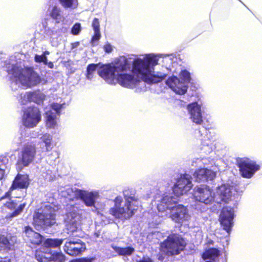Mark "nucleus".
Wrapping results in <instances>:
<instances>
[{
  "label": "nucleus",
  "mask_w": 262,
  "mask_h": 262,
  "mask_svg": "<svg viewBox=\"0 0 262 262\" xmlns=\"http://www.w3.org/2000/svg\"><path fill=\"white\" fill-rule=\"evenodd\" d=\"M239 187L234 180H229L226 184H222L216 189V194L213 196L210 189L207 186H202L195 188L194 197L195 201L205 205L211 204L213 201L221 204L222 202L228 203L232 202L234 207L237 204V194Z\"/></svg>",
  "instance_id": "obj_1"
},
{
  "label": "nucleus",
  "mask_w": 262,
  "mask_h": 262,
  "mask_svg": "<svg viewBox=\"0 0 262 262\" xmlns=\"http://www.w3.org/2000/svg\"><path fill=\"white\" fill-rule=\"evenodd\" d=\"M155 200L158 203L157 208L159 212H166L169 217L175 223L182 224L188 221L191 217L187 208L183 205L177 204L178 199L171 195L159 194L155 196Z\"/></svg>",
  "instance_id": "obj_2"
},
{
  "label": "nucleus",
  "mask_w": 262,
  "mask_h": 262,
  "mask_svg": "<svg viewBox=\"0 0 262 262\" xmlns=\"http://www.w3.org/2000/svg\"><path fill=\"white\" fill-rule=\"evenodd\" d=\"M123 192L125 203H123L121 196H117L114 200L115 206L110 209L109 212L115 217L125 220L129 219L135 214L139 202L134 189L126 188Z\"/></svg>",
  "instance_id": "obj_3"
},
{
  "label": "nucleus",
  "mask_w": 262,
  "mask_h": 262,
  "mask_svg": "<svg viewBox=\"0 0 262 262\" xmlns=\"http://www.w3.org/2000/svg\"><path fill=\"white\" fill-rule=\"evenodd\" d=\"M158 61L157 57L152 54L146 55L143 59H135L133 62L132 72L137 75H141L142 79L148 84L159 83L166 78V74L158 75L151 73V69L158 64Z\"/></svg>",
  "instance_id": "obj_4"
},
{
  "label": "nucleus",
  "mask_w": 262,
  "mask_h": 262,
  "mask_svg": "<svg viewBox=\"0 0 262 262\" xmlns=\"http://www.w3.org/2000/svg\"><path fill=\"white\" fill-rule=\"evenodd\" d=\"M55 209L51 205L41 207L33 215V223L35 226L42 228L50 227L56 224Z\"/></svg>",
  "instance_id": "obj_5"
},
{
  "label": "nucleus",
  "mask_w": 262,
  "mask_h": 262,
  "mask_svg": "<svg viewBox=\"0 0 262 262\" xmlns=\"http://www.w3.org/2000/svg\"><path fill=\"white\" fill-rule=\"evenodd\" d=\"M186 243L181 235L171 234L160 244L161 250L168 255H178L182 251Z\"/></svg>",
  "instance_id": "obj_6"
},
{
  "label": "nucleus",
  "mask_w": 262,
  "mask_h": 262,
  "mask_svg": "<svg viewBox=\"0 0 262 262\" xmlns=\"http://www.w3.org/2000/svg\"><path fill=\"white\" fill-rule=\"evenodd\" d=\"M16 77L22 85L28 88L36 86L41 82L40 76L32 67L19 69Z\"/></svg>",
  "instance_id": "obj_7"
},
{
  "label": "nucleus",
  "mask_w": 262,
  "mask_h": 262,
  "mask_svg": "<svg viewBox=\"0 0 262 262\" xmlns=\"http://www.w3.org/2000/svg\"><path fill=\"white\" fill-rule=\"evenodd\" d=\"M66 222L69 234L75 237L82 236V233L80 228V216L75 211L67 213Z\"/></svg>",
  "instance_id": "obj_8"
},
{
  "label": "nucleus",
  "mask_w": 262,
  "mask_h": 262,
  "mask_svg": "<svg viewBox=\"0 0 262 262\" xmlns=\"http://www.w3.org/2000/svg\"><path fill=\"white\" fill-rule=\"evenodd\" d=\"M41 119L39 108L35 106H29L24 111L22 122L25 127L33 128L41 121Z\"/></svg>",
  "instance_id": "obj_9"
},
{
  "label": "nucleus",
  "mask_w": 262,
  "mask_h": 262,
  "mask_svg": "<svg viewBox=\"0 0 262 262\" xmlns=\"http://www.w3.org/2000/svg\"><path fill=\"white\" fill-rule=\"evenodd\" d=\"M234 217V207H224L220 215V222L223 229L230 234L233 226V220Z\"/></svg>",
  "instance_id": "obj_10"
},
{
  "label": "nucleus",
  "mask_w": 262,
  "mask_h": 262,
  "mask_svg": "<svg viewBox=\"0 0 262 262\" xmlns=\"http://www.w3.org/2000/svg\"><path fill=\"white\" fill-rule=\"evenodd\" d=\"M191 178L188 174L181 175L173 188V191L176 195H182L191 189L192 186Z\"/></svg>",
  "instance_id": "obj_11"
},
{
  "label": "nucleus",
  "mask_w": 262,
  "mask_h": 262,
  "mask_svg": "<svg viewBox=\"0 0 262 262\" xmlns=\"http://www.w3.org/2000/svg\"><path fill=\"white\" fill-rule=\"evenodd\" d=\"M99 196L98 192L96 191L76 190L75 197L80 199L87 207H95L96 201Z\"/></svg>",
  "instance_id": "obj_12"
},
{
  "label": "nucleus",
  "mask_w": 262,
  "mask_h": 262,
  "mask_svg": "<svg viewBox=\"0 0 262 262\" xmlns=\"http://www.w3.org/2000/svg\"><path fill=\"white\" fill-rule=\"evenodd\" d=\"M10 195L11 191H8L7 192L4 196L1 198L0 205H3L5 208L10 210L15 209L14 211L9 216V217H13L16 216L23 211L25 208V204H20L17 208H15L17 204L10 199Z\"/></svg>",
  "instance_id": "obj_13"
},
{
  "label": "nucleus",
  "mask_w": 262,
  "mask_h": 262,
  "mask_svg": "<svg viewBox=\"0 0 262 262\" xmlns=\"http://www.w3.org/2000/svg\"><path fill=\"white\" fill-rule=\"evenodd\" d=\"M86 249L85 244L80 239H70L65 243L64 251L71 256H77L81 254Z\"/></svg>",
  "instance_id": "obj_14"
},
{
  "label": "nucleus",
  "mask_w": 262,
  "mask_h": 262,
  "mask_svg": "<svg viewBox=\"0 0 262 262\" xmlns=\"http://www.w3.org/2000/svg\"><path fill=\"white\" fill-rule=\"evenodd\" d=\"M115 80L121 86L130 89L135 88L140 81L133 75L126 73L117 74Z\"/></svg>",
  "instance_id": "obj_15"
},
{
  "label": "nucleus",
  "mask_w": 262,
  "mask_h": 262,
  "mask_svg": "<svg viewBox=\"0 0 262 262\" xmlns=\"http://www.w3.org/2000/svg\"><path fill=\"white\" fill-rule=\"evenodd\" d=\"M23 235L26 241L34 245H38L40 244L43 239L42 235L34 231L33 228L30 226H27L24 227Z\"/></svg>",
  "instance_id": "obj_16"
},
{
  "label": "nucleus",
  "mask_w": 262,
  "mask_h": 262,
  "mask_svg": "<svg viewBox=\"0 0 262 262\" xmlns=\"http://www.w3.org/2000/svg\"><path fill=\"white\" fill-rule=\"evenodd\" d=\"M166 83L173 91L179 95H184L187 91L188 86L176 76L169 77L166 80Z\"/></svg>",
  "instance_id": "obj_17"
},
{
  "label": "nucleus",
  "mask_w": 262,
  "mask_h": 262,
  "mask_svg": "<svg viewBox=\"0 0 262 262\" xmlns=\"http://www.w3.org/2000/svg\"><path fill=\"white\" fill-rule=\"evenodd\" d=\"M187 108L192 122L196 124H201L203 122V117L201 105L197 102H193L188 104Z\"/></svg>",
  "instance_id": "obj_18"
},
{
  "label": "nucleus",
  "mask_w": 262,
  "mask_h": 262,
  "mask_svg": "<svg viewBox=\"0 0 262 262\" xmlns=\"http://www.w3.org/2000/svg\"><path fill=\"white\" fill-rule=\"evenodd\" d=\"M215 169V168L213 170L206 168L198 169L193 173L194 178L198 182L212 181L216 175V172L214 171Z\"/></svg>",
  "instance_id": "obj_19"
},
{
  "label": "nucleus",
  "mask_w": 262,
  "mask_h": 262,
  "mask_svg": "<svg viewBox=\"0 0 262 262\" xmlns=\"http://www.w3.org/2000/svg\"><path fill=\"white\" fill-rule=\"evenodd\" d=\"M36 147L34 144L26 145L21 151L20 159L22 164L31 163L36 155Z\"/></svg>",
  "instance_id": "obj_20"
},
{
  "label": "nucleus",
  "mask_w": 262,
  "mask_h": 262,
  "mask_svg": "<svg viewBox=\"0 0 262 262\" xmlns=\"http://www.w3.org/2000/svg\"><path fill=\"white\" fill-rule=\"evenodd\" d=\"M98 74L105 80L110 83L114 82L117 76L113 66L110 63L102 66L98 72Z\"/></svg>",
  "instance_id": "obj_21"
},
{
  "label": "nucleus",
  "mask_w": 262,
  "mask_h": 262,
  "mask_svg": "<svg viewBox=\"0 0 262 262\" xmlns=\"http://www.w3.org/2000/svg\"><path fill=\"white\" fill-rule=\"evenodd\" d=\"M29 185L28 176L18 174L13 180L9 191H11L17 188H26Z\"/></svg>",
  "instance_id": "obj_22"
},
{
  "label": "nucleus",
  "mask_w": 262,
  "mask_h": 262,
  "mask_svg": "<svg viewBox=\"0 0 262 262\" xmlns=\"http://www.w3.org/2000/svg\"><path fill=\"white\" fill-rule=\"evenodd\" d=\"M241 176L246 178H250L259 169V165H238Z\"/></svg>",
  "instance_id": "obj_23"
},
{
  "label": "nucleus",
  "mask_w": 262,
  "mask_h": 262,
  "mask_svg": "<svg viewBox=\"0 0 262 262\" xmlns=\"http://www.w3.org/2000/svg\"><path fill=\"white\" fill-rule=\"evenodd\" d=\"M16 241L15 236L9 238L0 235V251L12 249Z\"/></svg>",
  "instance_id": "obj_24"
},
{
  "label": "nucleus",
  "mask_w": 262,
  "mask_h": 262,
  "mask_svg": "<svg viewBox=\"0 0 262 262\" xmlns=\"http://www.w3.org/2000/svg\"><path fill=\"white\" fill-rule=\"evenodd\" d=\"M92 26L93 28L94 34L91 38L90 42L93 46H94V42L98 41L101 36L100 31V23L97 18L93 19Z\"/></svg>",
  "instance_id": "obj_25"
},
{
  "label": "nucleus",
  "mask_w": 262,
  "mask_h": 262,
  "mask_svg": "<svg viewBox=\"0 0 262 262\" xmlns=\"http://www.w3.org/2000/svg\"><path fill=\"white\" fill-rule=\"evenodd\" d=\"M113 67L115 73L118 74L119 72L126 71L129 68V64L127 59L125 57H122L119 59Z\"/></svg>",
  "instance_id": "obj_26"
},
{
  "label": "nucleus",
  "mask_w": 262,
  "mask_h": 262,
  "mask_svg": "<svg viewBox=\"0 0 262 262\" xmlns=\"http://www.w3.org/2000/svg\"><path fill=\"white\" fill-rule=\"evenodd\" d=\"M50 16L54 20H55L56 24H59L60 22H63L64 18L62 15L61 10L57 6H54L50 12Z\"/></svg>",
  "instance_id": "obj_27"
},
{
  "label": "nucleus",
  "mask_w": 262,
  "mask_h": 262,
  "mask_svg": "<svg viewBox=\"0 0 262 262\" xmlns=\"http://www.w3.org/2000/svg\"><path fill=\"white\" fill-rule=\"evenodd\" d=\"M76 190L80 189L76 188H72L69 186H66L65 187H60L58 189V192L62 196L71 200L73 195L75 196Z\"/></svg>",
  "instance_id": "obj_28"
},
{
  "label": "nucleus",
  "mask_w": 262,
  "mask_h": 262,
  "mask_svg": "<svg viewBox=\"0 0 262 262\" xmlns=\"http://www.w3.org/2000/svg\"><path fill=\"white\" fill-rule=\"evenodd\" d=\"M47 249L46 252L37 251L35 254L36 259L39 262H49L51 261L52 253Z\"/></svg>",
  "instance_id": "obj_29"
},
{
  "label": "nucleus",
  "mask_w": 262,
  "mask_h": 262,
  "mask_svg": "<svg viewBox=\"0 0 262 262\" xmlns=\"http://www.w3.org/2000/svg\"><path fill=\"white\" fill-rule=\"evenodd\" d=\"M112 247L119 255L121 256H129L135 251V249L132 247L121 248L113 245Z\"/></svg>",
  "instance_id": "obj_30"
},
{
  "label": "nucleus",
  "mask_w": 262,
  "mask_h": 262,
  "mask_svg": "<svg viewBox=\"0 0 262 262\" xmlns=\"http://www.w3.org/2000/svg\"><path fill=\"white\" fill-rule=\"evenodd\" d=\"M220 255V251L214 248H209L206 250L202 254L203 259H214Z\"/></svg>",
  "instance_id": "obj_31"
},
{
  "label": "nucleus",
  "mask_w": 262,
  "mask_h": 262,
  "mask_svg": "<svg viewBox=\"0 0 262 262\" xmlns=\"http://www.w3.org/2000/svg\"><path fill=\"white\" fill-rule=\"evenodd\" d=\"M25 97L29 102H37L41 99V95L39 91L27 92L25 95Z\"/></svg>",
  "instance_id": "obj_32"
},
{
  "label": "nucleus",
  "mask_w": 262,
  "mask_h": 262,
  "mask_svg": "<svg viewBox=\"0 0 262 262\" xmlns=\"http://www.w3.org/2000/svg\"><path fill=\"white\" fill-rule=\"evenodd\" d=\"M46 125L50 128H54L56 125V115L52 112L48 111L46 113Z\"/></svg>",
  "instance_id": "obj_33"
},
{
  "label": "nucleus",
  "mask_w": 262,
  "mask_h": 262,
  "mask_svg": "<svg viewBox=\"0 0 262 262\" xmlns=\"http://www.w3.org/2000/svg\"><path fill=\"white\" fill-rule=\"evenodd\" d=\"M63 239L48 238L46 240L45 245L47 247L57 248L62 244Z\"/></svg>",
  "instance_id": "obj_34"
},
{
  "label": "nucleus",
  "mask_w": 262,
  "mask_h": 262,
  "mask_svg": "<svg viewBox=\"0 0 262 262\" xmlns=\"http://www.w3.org/2000/svg\"><path fill=\"white\" fill-rule=\"evenodd\" d=\"M41 140L45 144L47 150L48 151L51 149L52 141V136L48 134H44L41 137Z\"/></svg>",
  "instance_id": "obj_35"
},
{
  "label": "nucleus",
  "mask_w": 262,
  "mask_h": 262,
  "mask_svg": "<svg viewBox=\"0 0 262 262\" xmlns=\"http://www.w3.org/2000/svg\"><path fill=\"white\" fill-rule=\"evenodd\" d=\"M98 66V64L91 63L87 66L86 77L88 79H91L92 78L94 72L96 71Z\"/></svg>",
  "instance_id": "obj_36"
},
{
  "label": "nucleus",
  "mask_w": 262,
  "mask_h": 262,
  "mask_svg": "<svg viewBox=\"0 0 262 262\" xmlns=\"http://www.w3.org/2000/svg\"><path fill=\"white\" fill-rule=\"evenodd\" d=\"M65 256L61 252H54L52 253L51 261L54 262H64Z\"/></svg>",
  "instance_id": "obj_37"
},
{
  "label": "nucleus",
  "mask_w": 262,
  "mask_h": 262,
  "mask_svg": "<svg viewBox=\"0 0 262 262\" xmlns=\"http://www.w3.org/2000/svg\"><path fill=\"white\" fill-rule=\"evenodd\" d=\"M180 76L184 81L186 83H190L191 80L190 73L186 70H182L180 73Z\"/></svg>",
  "instance_id": "obj_38"
},
{
  "label": "nucleus",
  "mask_w": 262,
  "mask_h": 262,
  "mask_svg": "<svg viewBox=\"0 0 262 262\" xmlns=\"http://www.w3.org/2000/svg\"><path fill=\"white\" fill-rule=\"evenodd\" d=\"M81 31V25L79 23L75 24L71 29V34L73 35H78Z\"/></svg>",
  "instance_id": "obj_39"
},
{
  "label": "nucleus",
  "mask_w": 262,
  "mask_h": 262,
  "mask_svg": "<svg viewBox=\"0 0 262 262\" xmlns=\"http://www.w3.org/2000/svg\"><path fill=\"white\" fill-rule=\"evenodd\" d=\"M236 164H255V162L252 161L247 158H237L236 159Z\"/></svg>",
  "instance_id": "obj_40"
},
{
  "label": "nucleus",
  "mask_w": 262,
  "mask_h": 262,
  "mask_svg": "<svg viewBox=\"0 0 262 262\" xmlns=\"http://www.w3.org/2000/svg\"><path fill=\"white\" fill-rule=\"evenodd\" d=\"M93 260V258L84 257L73 259L70 262H92Z\"/></svg>",
  "instance_id": "obj_41"
},
{
  "label": "nucleus",
  "mask_w": 262,
  "mask_h": 262,
  "mask_svg": "<svg viewBox=\"0 0 262 262\" xmlns=\"http://www.w3.org/2000/svg\"><path fill=\"white\" fill-rule=\"evenodd\" d=\"M104 50L106 53H110L112 51V46L110 43H107L103 47Z\"/></svg>",
  "instance_id": "obj_42"
},
{
  "label": "nucleus",
  "mask_w": 262,
  "mask_h": 262,
  "mask_svg": "<svg viewBox=\"0 0 262 262\" xmlns=\"http://www.w3.org/2000/svg\"><path fill=\"white\" fill-rule=\"evenodd\" d=\"M42 57H43V54H42L41 55L36 54V55H35V56L34 57V60L36 62L41 63L43 61Z\"/></svg>",
  "instance_id": "obj_43"
},
{
  "label": "nucleus",
  "mask_w": 262,
  "mask_h": 262,
  "mask_svg": "<svg viewBox=\"0 0 262 262\" xmlns=\"http://www.w3.org/2000/svg\"><path fill=\"white\" fill-rule=\"evenodd\" d=\"M8 162V159L3 156H0V164H6Z\"/></svg>",
  "instance_id": "obj_44"
},
{
  "label": "nucleus",
  "mask_w": 262,
  "mask_h": 262,
  "mask_svg": "<svg viewBox=\"0 0 262 262\" xmlns=\"http://www.w3.org/2000/svg\"><path fill=\"white\" fill-rule=\"evenodd\" d=\"M61 107V106L57 103H54L52 105V108L57 112H58L60 111Z\"/></svg>",
  "instance_id": "obj_45"
},
{
  "label": "nucleus",
  "mask_w": 262,
  "mask_h": 262,
  "mask_svg": "<svg viewBox=\"0 0 262 262\" xmlns=\"http://www.w3.org/2000/svg\"><path fill=\"white\" fill-rule=\"evenodd\" d=\"M137 262H153L152 260L149 257H143L142 259L137 260Z\"/></svg>",
  "instance_id": "obj_46"
},
{
  "label": "nucleus",
  "mask_w": 262,
  "mask_h": 262,
  "mask_svg": "<svg viewBox=\"0 0 262 262\" xmlns=\"http://www.w3.org/2000/svg\"><path fill=\"white\" fill-rule=\"evenodd\" d=\"M80 44L79 41H75L71 43V48L72 49H74L78 47Z\"/></svg>",
  "instance_id": "obj_47"
},
{
  "label": "nucleus",
  "mask_w": 262,
  "mask_h": 262,
  "mask_svg": "<svg viewBox=\"0 0 262 262\" xmlns=\"http://www.w3.org/2000/svg\"><path fill=\"white\" fill-rule=\"evenodd\" d=\"M42 59H43V61H42V62H43V63L45 64H47L48 63V62H47V56L43 54V57H42Z\"/></svg>",
  "instance_id": "obj_48"
},
{
  "label": "nucleus",
  "mask_w": 262,
  "mask_h": 262,
  "mask_svg": "<svg viewBox=\"0 0 262 262\" xmlns=\"http://www.w3.org/2000/svg\"><path fill=\"white\" fill-rule=\"evenodd\" d=\"M4 175V170L0 168V179H2Z\"/></svg>",
  "instance_id": "obj_49"
},
{
  "label": "nucleus",
  "mask_w": 262,
  "mask_h": 262,
  "mask_svg": "<svg viewBox=\"0 0 262 262\" xmlns=\"http://www.w3.org/2000/svg\"><path fill=\"white\" fill-rule=\"evenodd\" d=\"M100 235V232H95L94 233V238H97L98 237H99Z\"/></svg>",
  "instance_id": "obj_50"
},
{
  "label": "nucleus",
  "mask_w": 262,
  "mask_h": 262,
  "mask_svg": "<svg viewBox=\"0 0 262 262\" xmlns=\"http://www.w3.org/2000/svg\"><path fill=\"white\" fill-rule=\"evenodd\" d=\"M47 64H48V67H49L50 68H51V69H53V67H54L53 63L52 62H51V61H50V62H48V63H47Z\"/></svg>",
  "instance_id": "obj_51"
},
{
  "label": "nucleus",
  "mask_w": 262,
  "mask_h": 262,
  "mask_svg": "<svg viewBox=\"0 0 262 262\" xmlns=\"http://www.w3.org/2000/svg\"><path fill=\"white\" fill-rule=\"evenodd\" d=\"M49 54V53L48 51H45V52H44L43 54L46 55V54Z\"/></svg>",
  "instance_id": "obj_52"
},
{
  "label": "nucleus",
  "mask_w": 262,
  "mask_h": 262,
  "mask_svg": "<svg viewBox=\"0 0 262 262\" xmlns=\"http://www.w3.org/2000/svg\"><path fill=\"white\" fill-rule=\"evenodd\" d=\"M205 127V128L206 130H208V129H209L211 128V127Z\"/></svg>",
  "instance_id": "obj_53"
},
{
  "label": "nucleus",
  "mask_w": 262,
  "mask_h": 262,
  "mask_svg": "<svg viewBox=\"0 0 262 262\" xmlns=\"http://www.w3.org/2000/svg\"><path fill=\"white\" fill-rule=\"evenodd\" d=\"M0 262H9V261H6L5 260H1Z\"/></svg>",
  "instance_id": "obj_54"
},
{
  "label": "nucleus",
  "mask_w": 262,
  "mask_h": 262,
  "mask_svg": "<svg viewBox=\"0 0 262 262\" xmlns=\"http://www.w3.org/2000/svg\"><path fill=\"white\" fill-rule=\"evenodd\" d=\"M15 68H16L15 66H14L13 68V69H14Z\"/></svg>",
  "instance_id": "obj_55"
}]
</instances>
